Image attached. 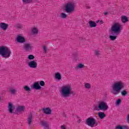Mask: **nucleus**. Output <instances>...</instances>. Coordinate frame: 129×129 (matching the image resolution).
<instances>
[{"label": "nucleus", "instance_id": "nucleus-1", "mask_svg": "<svg viewBox=\"0 0 129 129\" xmlns=\"http://www.w3.org/2000/svg\"><path fill=\"white\" fill-rule=\"evenodd\" d=\"M121 30H122V25L120 23L118 22L114 23L109 30V38L111 41L116 40L117 36L121 32Z\"/></svg>", "mask_w": 129, "mask_h": 129}, {"label": "nucleus", "instance_id": "nucleus-2", "mask_svg": "<svg viewBox=\"0 0 129 129\" xmlns=\"http://www.w3.org/2000/svg\"><path fill=\"white\" fill-rule=\"evenodd\" d=\"M112 88L111 93L114 95H117L120 92V90L124 88V83L121 81L116 82L113 84Z\"/></svg>", "mask_w": 129, "mask_h": 129}, {"label": "nucleus", "instance_id": "nucleus-3", "mask_svg": "<svg viewBox=\"0 0 129 129\" xmlns=\"http://www.w3.org/2000/svg\"><path fill=\"white\" fill-rule=\"evenodd\" d=\"M12 54V51L9 47L5 46H0V55L4 58H9Z\"/></svg>", "mask_w": 129, "mask_h": 129}, {"label": "nucleus", "instance_id": "nucleus-4", "mask_svg": "<svg viewBox=\"0 0 129 129\" xmlns=\"http://www.w3.org/2000/svg\"><path fill=\"white\" fill-rule=\"evenodd\" d=\"M76 5L74 2H69L66 4L63 12H66L67 14H71L75 10Z\"/></svg>", "mask_w": 129, "mask_h": 129}, {"label": "nucleus", "instance_id": "nucleus-5", "mask_svg": "<svg viewBox=\"0 0 129 129\" xmlns=\"http://www.w3.org/2000/svg\"><path fill=\"white\" fill-rule=\"evenodd\" d=\"M71 90L72 88L70 86H64L61 88L60 94L63 97H70V90Z\"/></svg>", "mask_w": 129, "mask_h": 129}, {"label": "nucleus", "instance_id": "nucleus-6", "mask_svg": "<svg viewBox=\"0 0 129 129\" xmlns=\"http://www.w3.org/2000/svg\"><path fill=\"white\" fill-rule=\"evenodd\" d=\"M86 124H87L89 126L91 127H94V126H96L98 125V123L96 121L95 118L93 117H89L86 120Z\"/></svg>", "mask_w": 129, "mask_h": 129}, {"label": "nucleus", "instance_id": "nucleus-7", "mask_svg": "<svg viewBox=\"0 0 129 129\" xmlns=\"http://www.w3.org/2000/svg\"><path fill=\"white\" fill-rule=\"evenodd\" d=\"M98 104L100 110H103L105 111V110H107V109H108V105L106 102L103 101H101L99 102Z\"/></svg>", "mask_w": 129, "mask_h": 129}, {"label": "nucleus", "instance_id": "nucleus-8", "mask_svg": "<svg viewBox=\"0 0 129 129\" xmlns=\"http://www.w3.org/2000/svg\"><path fill=\"white\" fill-rule=\"evenodd\" d=\"M15 106L13 104V103H9L8 104V110L10 112V113H16V112H14V110H15Z\"/></svg>", "mask_w": 129, "mask_h": 129}, {"label": "nucleus", "instance_id": "nucleus-9", "mask_svg": "<svg viewBox=\"0 0 129 129\" xmlns=\"http://www.w3.org/2000/svg\"><path fill=\"white\" fill-rule=\"evenodd\" d=\"M16 41L18 43H20L21 44H23L26 42V39L22 36L18 35L16 38Z\"/></svg>", "mask_w": 129, "mask_h": 129}, {"label": "nucleus", "instance_id": "nucleus-10", "mask_svg": "<svg viewBox=\"0 0 129 129\" xmlns=\"http://www.w3.org/2000/svg\"><path fill=\"white\" fill-rule=\"evenodd\" d=\"M23 48L25 51H29L33 49V46H32V44L30 43H25Z\"/></svg>", "mask_w": 129, "mask_h": 129}, {"label": "nucleus", "instance_id": "nucleus-11", "mask_svg": "<svg viewBox=\"0 0 129 129\" xmlns=\"http://www.w3.org/2000/svg\"><path fill=\"white\" fill-rule=\"evenodd\" d=\"M40 125H41V126H43L44 129L50 128L49 123H48V122H47V121H44V120L41 121Z\"/></svg>", "mask_w": 129, "mask_h": 129}, {"label": "nucleus", "instance_id": "nucleus-12", "mask_svg": "<svg viewBox=\"0 0 129 129\" xmlns=\"http://www.w3.org/2000/svg\"><path fill=\"white\" fill-rule=\"evenodd\" d=\"M31 88L33 89H36V90H40L42 87L40 86L39 82H35L32 86Z\"/></svg>", "mask_w": 129, "mask_h": 129}, {"label": "nucleus", "instance_id": "nucleus-13", "mask_svg": "<svg viewBox=\"0 0 129 129\" xmlns=\"http://www.w3.org/2000/svg\"><path fill=\"white\" fill-rule=\"evenodd\" d=\"M42 111L45 114H51L52 113V110L49 107L43 108L42 109Z\"/></svg>", "mask_w": 129, "mask_h": 129}, {"label": "nucleus", "instance_id": "nucleus-14", "mask_svg": "<svg viewBox=\"0 0 129 129\" xmlns=\"http://www.w3.org/2000/svg\"><path fill=\"white\" fill-rule=\"evenodd\" d=\"M0 28L3 30V31H7L9 28V24L2 22L0 23Z\"/></svg>", "mask_w": 129, "mask_h": 129}, {"label": "nucleus", "instance_id": "nucleus-15", "mask_svg": "<svg viewBox=\"0 0 129 129\" xmlns=\"http://www.w3.org/2000/svg\"><path fill=\"white\" fill-rule=\"evenodd\" d=\"M37 62L35 61V60L31 61L28 63V66L30 68H37Z\"/></svg>", "mask_w": 129, "mask_h": 129}, {"label": "nucleus", "instance_id": "nucleus-16", "mask_svg": "<svg viewBox=\"0 0 129 129\" xmlns=\"http://www.w3.org/2000/svg\"><path fill=\"white\" fill-rule=\"evenodd\" d=\"M24 110H25L24 106H19L16 108V112H22V111H24Z\"/></svg>", "mask_w": 129, "mask_h": 129}, {"label": "nucleus", "instance_id": "nucleus-17", "mask_svg": "<svg viewBox=\"0 0 129 129\" xmlns=\"http://www.w3.org/2000/svg\"><path fill=\"white\" fill-rule=\"evenodd\" d=\"M128 126H127L126 125H118L116 126L115 129H128Z\"/></svg>", "mask_w": 129, "mask_h": 129}, {"label": "nucleus", "instance_id": "nucleus-18", "mask_svg": "<svg viewBox=\"0 0 129 129\" xmlns=\"http://www.w3.org/2000/svg\"><path fill=\"white\" fill-rule=\"evenodd\" d=\"M32 120H33V114L30 113L29 116L28 117V122L29 125L32 124Z\"/></svg>", "mask_w": 129, "mask_h": 129}, {"label": "nucleus", "instance_id": "nucleus-19", "mask_svg": "<svg viewBox=\"0 0 129 129\" xmlns=\"http://www.w3.org/2000/svg\"><path fill=\"white\" fill-rule=\"evenodd\" d=\"M88 23L91 28H95L97 26V24L94 21H89Z\"/></svg>", "mask_w": 129, "mask_h": 129}, {"label": "nucleus", "instance_id": "nucleus-20", "mask_svg": "<svg viewBox=\"0 0 129 129\" xmlns=\"http://www.w3.org/2000/svg\"><path fill=\"white\" fill-rule=\"evenodd\" d=\"M98 115L101 119H103V118H104V117H105V116H106V115L105 114V113H104V112H99L98 113Z\"/></svg>", "mask_w": 129, "mask_h": 129}, {"label": "nucleus", "instance_id": "nucleus-21", "mask_svg": "<svg viewBox=\"0 0 129 129\" xmlns=\"http://www.w3.org/2000/svg\"><path fill=\"white\" fill-rule=\"evenodd\" d=\"M121 21L122 23H126V22H128V18L125 16H122L121 18Z\"/></svg>", "mask_w": 129, "mask_h": 129}, {"label": "nucleus", "instance_id": "nucleus-22", "mask_svg": "<svg viewBox=\"0 0 129 129\" xmlns=\"http://www.w3.org/2000/svg\"><path fill=\"white\" fill-rule=\"evenodd\" d=\"M55 79H57V80H61V74L59 73H57L55 74Z\"/></svg>", "mask_w": 129, "mask_h": 129}, {"label": "nucleus", "instance_id": "nucleus-23", "mask_svg": "<svg viewBox=\"0 0 129 129\" xmlns=\"http://www.w3.org/2000/svg\"><path fill=\"white\" fill-rule=\"evenodd\" d=\"M121 94L122 96H127L128 93L126 90H123L121 91Z\"/></svg>", "mask_w": 129, "mask_h": 129}, {"label": "nucleus", "instance_id": "nucleus-24", "mask_svg": "<svg viewBox=\"0 0 129 129\" xmlns=\"http://www.w3.org/2000/svg\"><path fill=\"white\" fill-rule=\"evenodd\" d=\"M99 107V105L98 104V105H95L93 106V109L94 110H96L97 111H99L100 110Z\"/></svg>", "mask_w": 129, "mask_h": 129}, {"label": "nucleus", "instance_id": "nucleus-25", "mask_svg": "<svg viewBox=\"0 0 129 129\" xmlns=\"http://www.w3.org/2000/svg\"><path fill=\"white\" fill-rule=\"evenodd\" d=\"M60 17L61 18V19H66V18H67V14H66L65 13H61Z\"/></svg>", "mask_w": 129, "mask_h": 129}, {"label": "nucleus", "instance_id": "nucleus-26", "mask_svg": "<svg viewBox=\"0 0 129 129\" xmlns=\"http://www.w3.org/2000/svg\"><path fill=\"white\" fill-rule=\"evenodd\" d=\"M85 87L87 89H90V88H91V85L88 83H87L85 84Z\"/></svg>", "mask_w": 129, "mask_h": 129}, {"label": "nucleus", "instance_id": "nucleus-27", "mask_svg": "<svg viewBox=\"0 0 129 129\" xmlns=\"http://www.w3.org/2000/svg\"><path fill=\"white\" fill-rule=\"evenodd\" d=\"M15 28L17 29H22L23 28V25L21 24H18L15 26Z\"/></svg>", "mask_w": 129, "mask_h": 129}, {"label": "nucleus", "instance_id": "nucleus-28", "mask_svg": "<svg viewBox=\"0 0 129 129\" xmlns=\"http://www.w3.org/2000/svg\"><path fill=\"white\" fill-rule=\"evenodd\" d=\"M24 90H25V91H28V92L29 91H31V89H30V88L29 87V86H25L24 87Z\"/></svg>", "mask_w": 129, "mask_h": 129}, {"label": "nucleus", "instance_id": "nucleus-29", "mask_svg": "<svg viewBox=\"0 0 129 129\" xmlns=\"http://www.w3.org/2000/svg\"><path fill=\"white\" fill-rule=\"evenodd\" d=\"M23 3L24 4H31L32 2H33V0H22Z\"/></svg>", "mask_w": 129, "mask_h": 129}, {"label": "nucleus", "instance_id": "nucleus-30", "mask_svg": "<svg viewBox=\"0 0 129 129\" xmlns=\"http://www.w3.org/2000/svg\"><path fill=\"white\" fill-rule=\"evenodd\" d=\"M32 32L33 33V34H38L39 31L38 30V29H37L36 28H34L32 29Z\"/></svg>", "mask_w": 129, "mask_h": 129}, {"label": "nucleus", "instance_id": "nucleus-31", "mask_svg": "<svg viewBox=\"0 0 129 129\" xmlns=\"http://www.w3.org/2000/svg\"><path fill=\"white\" fill-rule=\"evenodd\" d=\"M83 67H84V64H82V63H79L78 65V67L76 68V69H81L82 68H83Z\"/></svg>", "mask_w": 129, "mask_h": 129}, {"label": "nucleus", "instance_id": "nucleus-32", "mask_svg": "<svg viewBox=\"0 0 129 129\" xmlns=\"http://www.w3.org/2000/svg\"><path fill=\"white\" fill-rule=\"evenodd\" d=\"M29 60H34L35 59V56L33 54H29L28 55Z\"/></svg>", "mask_w": 129, "mask_h": 129}, {"label": "nucleus", "instance_id": "nucleus-33", "mask_svg": "<svg viewBox=\"0 0 129 129\" xmlns=\"http://www.w3.org/2000/svg\"><path fill=\"white\" fill-rule=\"evenodd\" d=\"M121 103V99H118L116 101V105H119Z\"/></svg>", "mask_w": 129, "mask_h": 129}, {"label": "nucleus", "instance_id": "nucleus-34", "mask_svg": "<svg viewBox=\"0 0 129 129\" xmlns=\"http://www.w3.org/2000/svg\"><path fill=\"white\" fill-rule=\"evenodd\" d=\"M39 85H40V86H45V82L43 81H41L39 83Z\"/></svg>", "mask_w": 129, "mask_h": 129}, {"label": "nucleus", "instance_id": "nucleus-35", "mask_svg": "<svg viewBox=\"0 0 129 129\" xmlns=\"http://www.w3.org/2000/svg\"><path fill=\"white\" fill-rule=\"evenodd\" d=\"M71 94L73 96H74V95L76 94V93H75V91H71V90H70V95H71Z\"/></svg>", "mask_w": 129, "mask_h": 129}, {"label": "nucleus", "instance_id": "nucleus-36", "mask_svg": "<svg viewBox=\"0 0 129 129\" xmlns=\"http://www.w3.org/2000/svg\"><path fill=\"white\" fill-rule=\"evenodd\" d=\"M10 92H11V93L12 94H15V93H16V92H17V90H16L15 89H11Z\"/></svg>", "mask_w": 129, "mask_h": 129}, {"label": "nucleus", "instance_id": "nucleus-37", "mask_svg": "<svg viewBox=\"0 0 129 129\" xmlns=\"http://www.w3.org/2000/svg\"><path fill=\"white\" fill-rule=\"evenodd\" d=\"M42 49L44 50V53H47V47H46V46L43 45Z\"/></svg>", "mask_w": 129, "mask_h": 129}, {"label": "nucleus", "instance_id": "nucleus-38", "mask_svg": "<svg viewBox=\"0 0 129 129\" xmlns=\"http://www.w3.org/2000/svg\"><path fill=\"white\" fill-rule=\"evenodd\" d=\"M95 54L96 56H98L99 55V51L98 50H95Z\"/></svg>", "mask_w": 129, "mask_h": 129}, {"label": "nucleus", "instance_id": "nucleus-39", "mask_svg": "<svg viewBox=\"0 0 129 129\" xmlns=\"http://www.w3.org/2000/svg\"><path fill=\"white\" fill-rule=\"evenodd\" d=\"M61 128V129H67V128H66V127L65 126V125H62L61 126H60Z\"/></svg>", "mask_w": 129, "mask_h": 129}, {"label": "nucleus", "instance_id": "nucleus-40", "mask_svg": "<svg viewBox=\"0 0 129 129\" xmlns=\"http://www.w3.org/2000/svg\"><path fill=\"white\" fill-rule=\"evenodd\" d=\"M127 122L129 123V114L127 115Z\"/></svg>", "mask_w": 129, "mask_h": 129}, {"label": "nucleus", "instance_id": "nucleus-41", "mask_svg": "<svg viewBox=\"0 0 129 129\" xmlns=\"http://www.w3.org/2000/svg\"><path fill=\"white\" fill-rule=\"evenodd\" d=\"M63 116L64 117L67 118V115L66 114H65V113H63Z\"/></svg>", "mask_w": 129, "mask_h": 129}, {"label": "nucleus", "instance_id": "nucleus-42", "mask_svg": "<svg viewBox=\"0 0 129 129\" xmlns=\"http://www.w3.org/2000/svg\"><path fill=\"white\" fill-rule=\"evenodd\" d=\"M101 24H103V21L102 20L100 21V25H101Z\"/></svg>", "mask_w": 129, "mask_h": 129}, {"label": "nucleus", "instance_id": "nucleus-43", "mask_svg": "<svg viewBox=\"0 0 129 129\" xmlns=\"http://www.w3.org/2000/svg\"><path fill=\"white\" fill-rule=\"evenodd\" d=\"M99 22H100V20H98L96 22V24H98V23H99Z\"/></svg>", "mask_w": 129, "mask_h": 129}, {"label": "nucleus", "instance_id": "nucleus-44", "mask_svg": "<svg viewBox=\"0 0 129 129\" xmlns=\"http://www.w3.org/2000/svg\"><path fill=\"white\" fill-rule=\"evenodd\" d=\"M81 119H79V120H78V123H80V122H81Z\"/></svg>", "mask_w": 129, "mask_h": 129}, {"label": "nucleus", "instance_id": "nucleus-45", "mask_svg": "<svg viewBox=\"0 0 129 129\" xmlns=\"http://www.w3.org/2000/svg\"><path fill=\"white\" fill-rule=\"evenodd\" d=\"M104 15H105V16H106V15H108V12H105Z\"/></svg>", "mask_w": 129, "mask_h": 129}, {"label": "nucleus", "instance_id": "nucleus-46", "mask_svg": "<svg viewBox=\"0 0 129 129\" xmlns=\"http://www.w3.org/2000/svg\"><path fill=\"white\" fill-rule=\"evenodd\" d=\"M87 9H90V7L89 6H86Z\"/></svg>", "mask_w": 129, "mask_h": 129}, {"label": "nucleus", "instance_id": "nucleus-47", "mask_svg": "<svg viewBox=\"0 0 129 129\" xmlns=\"http://www.w3.org/2000/svg\"><path fill=\"white\" fill-rule=\"evenodd\" d=\"M77 118H79V117L78 116H77Z\"/></svg>", "mask_w": 129, "mask_h": 129}, {"label": "nucleus", "instance_id": "nucleus-48", "mask_svg": "<svg viewBox=\"0 0 129 129\" xmlns=\"http://www.w3.org/2000/svg\"><path fill=\"white\" fill-rule=\"evenodd\" d=\"M0 100H2V98L0 97Z\"/></svg>", "mask_w": 129, "mask_h": 129}]
</instances>
